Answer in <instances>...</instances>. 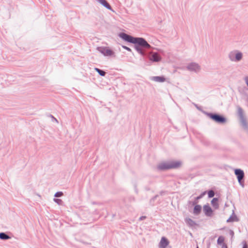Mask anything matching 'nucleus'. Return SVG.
<instances>
[{"mask_svg": "<svg viewBox=\"0 0 248 248\" xmlns=\"http://www.w3.org/2000/svg\"><path fill=\"white\" fill-rule=\"evenodd\" d=\"M119 36L126 42L134 44L135 49L142 56L145 55L144 48L149 49L151 47L146 40L143 38L134 37L124 32L120 33Z\"/></svg>", "mask_w": 248, "mask_h": 248, "instance_id": "obj_1", "label": "nucleus"}, {"mask_svg": "<svg viewBox=\"0 0 248 248\" xmlns=\"http://www.w3.org/2000/svg\"><path fill=\"white\" fill-rule=\"evenodd\" d=\"M180 163L179 161H170L160 163L157 166V169L159 170H166L171 169H175L179 167Z\"/></svg>", "mask_w": 248, "mask_h": 248, "instance_id": "obj_2", "label": "nucleus"}, {"mask_svg": "<svg viewBox=\"0 0 248 248\" xmlns=\"http://www.w3.org/2000/svg\"><path fill=\"white\" fill-rule=\"evenodd\" d=\"M237 115L241 126L244 130L248 132V122L243 109L239 106L237 107Z\"/></svg>", "mask_w": 248, "mask_h": 248, "instance_id": "obj_3", "label": "nucleus"}, {"mask_svg": "<svg viewBox=\"0 0 248 248\" xmlns=\"http://www.w3.org/2000/svg\"><path fill=\"white\" fill-rule=\"evenodd\" d=\"M228 58L232 62H238L242 60L243 53L238 50H234L229 53Z\"/></svg>", "mask_w": 248, "mask_h": 248, "instance_id": "obj_4", "label": "nucleus"}, {"mask_svg": "<svg viewBox=\"0 0 248 248\" xmlns=\"http://www.w3.org/2000/svg\"><path fill=\"white\" fill-rule=\"evenodd\" d=\"M207 115L212 120L217 123L223 124L226 122V119L222 115L217 113H207Z\"/></svg>", "mask_w": 248, "mask_h": 248, "instance_id": "obj_5", "label": "nucleus"}, {"mask_svg": "<svg viewBox=\"0 0 248 248\" xmlns=\"http://www.w3.org/2000/svg\"><path fill=\"white\" fill-rule=\"evenodd\" d=\"M144 52L145 55L143 56H147V57L153 62H158L161 60V56L157 52H150L148 53H146L145 51H144Z\"/></svg>", "mask_w": 248, "mask_h": 248, "instance_id": "obj_6", "label": "nucleus"}, {"mask_svg": "<svg viewBox=\"0 0 248 248\" xmlns=\"http://www.w3.org/2000/svg\"><path fill=\"white\" fill-rule=\"evenodd\" d=\"M234 173L237 177L239 184L242 186L244 187V178L245 174L244 171L241 169H235L234 170Z\"/></svg>", "mask_w": 248, "mask_h": 248, "instance_id": "obj_7", "label": "nucleus"}, {"mask_svg": "<svg viewBox=\"0 0 248 248\" xmlns=\"http://www.w3.org/2000/svg\"><path fill=\"white\" fill-rule=\"evenodd\" d=\"M186 69L190 72L198 73L201 70V66L196 62H191L186 66Z\"/></svg>", "mask_w": 248, "mask_h": 248, "instance_id": "obj_8", "label": "nucleus"}, {"mask_svg": "<svg viewBox=\"0 0 248 248\" xmlns=\"http://www.w3.org/2000/svg\"><path fill=\"white\" fill-rule=\"evenodd\" d=\"M97 50L101 53L106 56H111L113 54V52L109 49L105 47H97Z\"/></svg>", "mask_w": 248, "mask_h": 248, "instance_id": "obj_9", "label": "nucleus"}, {"mask_svg": "<svg viewBox=\"0 0 248 248\" xmlns=\"http://www.w3.org/2000/svg\"><path fill=\"white\" fill-rule=\"evenodd\" d=\"M185 221L187 225L190 228H193L195 226H198L197 223L195 221L189 217L185 218Z\"/></svg>", "mask_w": 248, "mask_h": 248, "instance_id": "obj_10", "label": "nucleus"}, {"mask_svg": "<svg viewBox=\"0 0 248 248\" xmlns=\"http://www.w3.org/2000/svg\"><path fill=\"white\" fill-rule=\"evenodd\" d=\"M203 210L206 216L211 217L212 216L213 210L208 204L204 205L203 207Z\"/></svg>", "mask_w": 248, "mask_h": 248, "instance_id": "obj_11", "label": "nucleus"}, {"mask_svg": "<svg viewBox=\"0 0 248 248\" xmlns=\"http://www.w3.org/2000/svg\"><path fill=\"white\" fill-rule=\"evenodd\" d=\"M169 242L167 238L165 237L161 238L160 242L159 243L160 248H166L169 245Z\"/></svg>", "mask_w": 248, "mask_h": 248, "instance_id": "obj_12", "label": "nucleus"}, {"mask_svg": "<svg viewBox=\"0 0 248 248\" xmlns=\"http://www.w3.org/2000/svg\"><path fill=\"white\" fill-rule=\"evenodd\" d=\"M151 79L157 82H163L166 79L163 76H154L151 78Z\"/></svg>", "mask_w": 248, "mask_h": 248, "instance_id": "obj_13", "label": "nucleus"}, {"mask_svg": "<svg viewBox=\"0 0 248 248\" xmlns=\"http://www.w3.org/2000/svg\"><path fill=\"white\" fill-rule=\"evenodd\" d=\"M96 1L104 6L105 7H106L107 9L112 10L111 6L107 1L106 0H96Z\"/></svg>", "mask_w": 248, "mask_h": 248, "instance_id": "obj_14", "label": "nucleus"}, {"mask_svg": "<svg viewBox=\"0 0 248 248\" xmlns=\"http://www.w3.org/2000/svg\"><path fill=\"white\" fill-rule=\"evenodd\" d=\"M202 210V206L200 205H196L193 209V214L195 215H198L200 214Z\"/></svg>", "mask_w": 248, "mask_h": 248, "instance_id": "obj_15", "label": "nucleus"}, {"mask_svg": "<svg viewBox=\"0 0 248 248\" xmlns=\"http://www.w3.org/2000/svg\"><path fill=\"white\" fill-rule=\"evenodd\" d=\"M11 237L5 232H0V239L3 240H6L10 239Z\"/></svg>", "mask_w": 248, "mask_h": 248, "instance_id": "obj_16", "label": "nucleus"}, {"mask_svg": "<svg viewBox=\"0 0 248 248\" xmlns=\"http://www.w3.org/2000/svg\"><path fill=\"white\" fill-rule=\"evenodd\" d=\"M217 201L218 199L217 198H213L211 201V204L215 208H217L218 207V205L217 203Z\"/></svg>", "mask_w": 248, "mask_h": 248, "instance_id": "obj_17", "label": "nucleus"}, {"mask_svg": "<svg viewBox=\"0 0 248 248\" xmlns=\"http://www.w3.org/2000/svg\"><path fill=\"white\" fill-rule=\"evenodd\" d=\"M224 238L222 236H219L217 240V243L218 245H222V244H224Z\"/></svg>", "mask_w": 248, "mask_h": 248, "instance_id": "obj_18", "label": "nucleus"}, {"mask_svg": "<svg viewBox=\"0 0 248 248\" xmlns=\"http://www.w3.org/2000/svg\"><path fill=\"white\" fill-rule=\"evenodd\" d=\"M236 218V216H231L227 220V222H233L235 220V219Z\"/></svg>", "mask_w": 248, "mask_h": 248, "instance_id": "obj_19", "label": "nucleus"}, {"mask_svg": "<svg viewBox=\"0 0 248 248\" xmlns=\"http://www.w3.org/2000/svg\"><path fill=\"white\" fill-rule=\"evenodd\" d=\"M214 195L215 192L213 190H211L208 192V196L209 198H212L214 196Z\"/></svg>", "mask_w": 248, "mask_h": 248, "instance_id": "obj_20", "label": "nucleus"}, {"mask_svg": "<svg viewBox=\"0 0 248 248\" xmlns=\"http://www.w3.org/2000/svg\"><path fill=\"white\" fill-rule=\"evenodd\" d=\"M63 195V193L61 191L57 192L55 195V197H62Z\"/></svg>", "mask_w": 248, "mask_h": 248, "instance_id": "obj_21", "label": "nucleus"}, {"mask_svg": "<svg viewBox=\"0 0 248 248\" xmlns=\"http://www.w3.org/2000/svg\"><path fill=\"white\" fill-rule=\"evenodd\" d=\"M53 200L55 202L58 203L59 205H61L62 204V201L61 199L54 198Z\"/></svg>", "mask_w": 248, "mask_h": 248, "instance_id": "obj_22", "label": "nucleus"}, {"mask_svg": "<svg viewBox=\"0 0 248 248\" xmlns=\"http://www.w3.org/2000/svg\"><path fill=\"white\" fill-rule=\"evenodd\" d=\"M205 193H206V192L205 191V192L202 193L199 196L197 197L196 198V200H200V199L202 198L203 197V196L205 194Z\"/></svg>", "mask_w": 248, "mask_h": 248, "instance_id": "obj_23", "label": "nucleus"}, {"mask_svg": "<svg viewBox=\"0 0 248 248\" xmlns=\"http://www.w3.org/2000/svg\"><path fill=\"white\" fill-rule=\"evenodd\" d=\"M98 73L101 76H105L106 75V72L101 69H100V71H98Z\"/></svg>", "mask_w": 248, "mask_h": 248, "instance_id": "obj_24", "label": "nucleus"}, {"mask_svg": "<svg viewBox=\"0 0 248 248\" xmlns=\"http://www.w3.org/2000/svg\"><path fill=\"white\" fill-rule=\"evenodd\" d=\"M242 244L243 245V248H248V245L247 243V242L246 241H243L242 242Z\"/></svg>", "mask_w": 248, "mask_h": 248, "instance_id": "obj_25", "label": "nucleus"}, {"mask_svg": "<svg viewBox=\"0 0 248 248\" xmlns=\"http://www.w3.org/2000/svg\"><path fill=\"white\" fill-rule=\"evenodd\" d=\"M52 118V121L58 123V120L52 115H50L49 116Z\"/></svg>", "mask_w": 248, "mask_h": 248, "instance_id": "obj_26", "label": "nucleus"}, {"mask_svg": "<svg viewBox=\"0 0 248 248\" xmlns=\"http://www.w3.org/2000/svg\"><path fill=\"white\" fill-rule=\"evenodd\" d=\"M122 46L123 48H124V49L127 50V51H128L129 52L131 51V49L129 47H127L126 46Z\"/></svg>", "mask_w": 248, "mask_h": 248, "instance_id": "obj_27", "label": "nucleus"}, {"mask_svg": "<svg viewBox=\"0 0 248 248\" xmlns=\"http://www.w3.org/2000/svg\"><path fill=\"white\" fill-rule=\"evenodd\" d=\"M157 195H155V196H154V197H153L151 200H150V203H152V202H153L156 199V198L157 197Z\"/></svg>", "mask_w": 248, "mask_h": 248, "instance_id": "obj_28", "label": "nucleus"}, {"mask_svg": "<svg viewBox=\"0 0 248 248\" xmlns=\"http://www.w3.org/2000/svg\"><path fill=\"white\" fill-rule=\"evenodd\" d=\"M221 248H228L227 245L225 243L222 244V245H221Z\"/></svg>", "mask_w": 248, "mask_h": 248, "instance_id": "obj_29", "label": "nucleus"}, {"mask_svg": "<svg viewBox=\"0 0 248 248\" xmlns=\"http://www.w3.org/2000/svg\"><path fill=\"white\" fill-rule=\"evenodd\" d=\"M245 80L247 86H248V77H246Z\"/></svg>", "mask_w": 248, "mask_h": 248, "instance_id": "obj_30", "label": "nucleus"}, {"mask_svg": "<svg viewBox=\"0 0 248 248\" xmlns=\"http://www.w3.org/2000/svg\"><path fill=\"white\" fill-rule=\"evenodd\" d=\"M146 218V217L145 216H141L139 218V220H143L144 219H145Z\"/></svg>", "mask_w": 248, "mask_h": 248, "instance_id": "obj_31", "label": "nucleus"}, {"mask_svg": "<svg viewBox=\"0 0 248 248\" xmlns=\"http://www.w3.org/2000/svg\"><path fill=\"white\" fill-rule=\"evenodd\" d=\"M230 233V234L232 235V237L233 236V235H234V232H233V231H232V230H231Z\"/></svg>", "mask_w": 248, "mask_h": 248, "instance_id": "obj_32", "label": "nucleus"}, {"mask_svg": "<svg viewBox=\"0 0 248 248\" xmlns=\"http://www.w3.org/2000/svg\"><path fill=\"white\" fill-rule=\"evenodd\" d=\"M95 70L98 73V71H100V69L98 68H95Z\"/></svg>", "mask_w": 248, "mask_h": 248, "instance_id": "obj_33", "label": "nucleus"}, {"mask_svg": "<svg viewBox=\"0 0 248 248\" xmlns=\"http://www.w3.org/2000/svg\"><path fill=\"white\" fill-rule=\"evenodd\" d=\"M196 203H197V202H196V201H194V202H193L192 204H193V205H195V204H196Z\"/></svg>", "mask_w": 248, "mask_h": 248, "instance_id": "obj_34", "label": "nucleus"}, {"mask_svg": "<svg viewBox=\"0 0 248 248\" xmlns=\"http://www.w3.org/2000/svg\"><path fill=\"white\" fill-rule=\"evenodd\" d=\"M196 248H199V247H197Z\"/></svg>", "mask_w": 248, "mask_h": 248, "instance_id": "obj_35", "label": "nucleus"}]
</instances>
